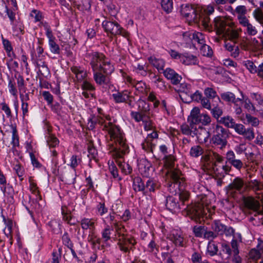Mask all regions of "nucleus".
<instances>
[{
  "instance_id": "62",
  "label": "nucleus",
  "mask_w": 263,
  "mask_h": 263,
  "mask_svg": "<svg viewBox=\"0 0 263 263\" xmlns=\"http://www.w3.org/2000/svg\"><path fill=\"white\" fill-rule=\"evenodd\" d=\"M245 65L247 69L251 72L254 73L257 71L256 67L255 66L254 63L251 61H247Z\"/></svg>"
},
{
  "instance_id": "56",
  "label": "nucleus",
  "mask_w": 263,
  "mask_h": 263,
  "mask_svg": "<svg viewBox=\"0 0 263 263\" xmlns=\"http://www.w3.org/2000/svg\"><path fill=\"white\" fill-rule=\"evenodd\" d=\"M42 96L45 100H46L48 104H51L53 101V97L52 95L47 91H43Z\"/></svg>"
},
{
  "instance_id": "7",
  "label": "nucleus",
  "mask_w": 263,
  "mask_h": 263,
  "mask_svg": "<svg viewBox=\"0 0 263 263\" xmlns=\"http://www.w3.org/2000/svg\"><path fill=\"white\" fill-rule=\"evenodd\" d=\"M243 202L245 206V212L246 214L253 215L255 217L262 216V208L258 200L252 197H248L244 198ZM261 218L259 217V219Z\"/></svg>"
},
{
  "instance_id": "64",
  "label": "nucleus",
  "mask_w": 263,
  "mask_h": 263,
  "mask_svg": "<svg viewBox=\"0 0 263 263\" xmlns=\"http://www.w3.org/2000/svg\"><path fill=\"white\" fill-rule=\"evenodd\" d=\"M192 260L193 263H201V256L200 253L198 252H195L192 255Z\"/></svg>"
},
{
  "instance_id": "41",
  "label": "nucleus",
  "mask_w": 263,
  "mask_h": 263,
  "mask_svg": "<svg viewBox=\"0 0 263 263\" xmlns=\"http://www.w3.org/2000/svg\"><path fill=\"white\" fill-rule=\"evenodd\" d=\"M222 123L228 127L229 128H233L236 123L235 122L234 119L229 117H225L221 119Z\"/></svg>"
},
{
  "instance_id": "25",
  "label": "nucleus",
  "mask_w": 263,
  "mask_h": 263,
  "mask_svg": "<svg viewBox=\"0 0 263 263\" xmlns=\"http://www.w3.org/2000/svg\"><path fill=\"white\" fill-rule=\"evenodd\" d=\"M166 206L171 211H175L180 208L178 199L172 196H169L167 198Z\"/></svg>"
},
{
  "instance_id": "30",
  "label": "nucleus",
  "mask_w": 263,
  "mask_h": 263,
  "mask_svg": "<svg viewBox=\"0 0 263 263\" xmlns=\"http://www.w3.org/2000/svg\"><path fill=\"white\" fill-rule=\"evenodd\" d=\"M193 44H195L196 42L199 45V47L202 44L205 43L203 35L200 32L194 33V35H192Z\"/></svg>"
},
{
  "instance_id": "53",
  "label": "nucleus",
  "mask_w": 263,
  "mask_h": 263,
  "mask_svg": "<svg viewBox=\"0 0 263 263\" xmlns=\"http://www.w3.org/2000/svg\"><path fill=\"white\" fill-rule=\"evenodd\" d=\"M208 251L210 254L213 256L217 253L218 248L214 243L210 242L208 246Z\"/></svg>"
},
{
  "instance_id": "27",
  "label": "nucleus",
  "mask_w": 263,
  "mask_h": 263,
  "mask_svg": "<svg viewBox=\"0 0 263 263\" xmlns=\"http://www.w3.org/2000/svg\"><path fill=\"white\" fill-rule=\"evenodd\" d=\"M211 160H212V155L210 154V151L206 153L202 157V161L204 163V166L205 167L206 169H210L211 168L214 169V165H216L215 163H211Z\"/></svg>"
},
{
  "instance_id": "58",
  "label": "nucleus",
  "mask_w": 263,
  "mask_h": 263,
  "mask_svg": "<svg viewBox=\"0 0 263 263\" xmlns=\"http://www.w3.org/2000/svg\"><path fill=\"white\" fill-rule=\"evenodd\" d=\"M210 100L209 98L203 97L200 102L203 107L209 110L211 109Z\"/></svg>"
},
{
  "instance_id": "36",
  "label": "nucleus",
  "mask_w": 263,
  "mask_h": 263,
  "mask_svg": "<svg viewBox=\"0 0 263 263\" xmlns=\"http://www.w3.org/2000/svg\"><path fill=\"white\" fill-rule=\"evenodd\" d=\"M126 80L127 82L134 85L136 88L139 91H142L145 87V84L144 82L142 81L136 82L135 80H133L132 79L128 76L127 77Z\"/></svg>"
},
{
  "instance_id": "4",
  "label": "nucleus",
  "mask_w": 263,
  "mask_h": 263,
  "mask_svg": "<svg viewBox=\"0 0 263 263\" xmlns=\"http://www.w3.org/2000/svg\"><path fill=\"white\" fill-rule=\"evenodd\" d=\"M180 12L181 15L190 22H194L200 25L204 29H209L210 25L208 24L210 20L204 15L199 16L196 8L190 4H184L181 6Z\"/></svg>"
},
{
  "instance_id": "48",
  "label": "nucleus",
  "mask_w": 263,
  "mask_h": 263,
  "mask_svg": "<svg viewBox=\"0 0 263 263\" xmlns=\"http://www.w3.org/2000/svg\"><path fill=\"white\" fill-rule=\"evenodd\" d=\"M47 142L50 147H54L59 143L58 139L53 136H49L47 139Z\"/></svg>"
},
{
  "instance_id": "1",
  "label": "nucleus",
  "mask_w": 263,
  "mask_h": 263,
  "mask_svg": "<svg viewBox=\"0 0 263 263\" xmlns=\"http://www.w3.org/2000/svg\"><path fill=\"white\" fill-rule=\"evenodd\" d=\"M106 128L110 135V140L112 142L109 145L111 148V152H112L113 157L116 159L118 166L125 174H130L132 171V167L121 160L128 149L122 134L119 127L111 123H108Z\"/></svg>"
},
{
  "instance_id": "39",
  "label": "nucleus",
  "mask_w": 263,
  "mask_h": 263,
  "mask_svg": "<svg viewBox=\"0 0 263 263\" xmlns=\"http://www.w3.org/2000/svg\"><path fill=\"white\" fill-rule=\"evenodd\" d=\"M48 225L54 233L59 234L61 233V225L56 220H51L49 222Z\"/></svg>"
},
{
  "instance_id": "10",
  "label": "nucleus",
  "mask_w": 263,
  "mask_h": 263,
  "mask_svg": "<svg viewBox=\"0 0 263 263\" xmlns=\"http://www.w3.org/2000/svg\"><path fill=\"white\" fill-rule=\"evenodd\" d=\"M189 120L194 124L201 123L203 125H207L211 122V117L207 114H201L198 107H194L191 111Z\"/></svg>"
},
{
  "instance_id": "24",
  "label": "nucleus",
  "mask_w": 263,
  "mask_h": 263,
  "mask_svg": "<svg viewBox=\"0 0 263 263\" xmlns=\"http://www.w3.org/2000/svg\"><path fill=\"white\" fill-rule=\"evenodd\" d=\"M197 58L193 55L185 53L181 57L180 62L185 65H196L197 64Z\"/></svg>"
},
{
  "instance_id": "20",
  "label": "nucleus",
  "mask_w": 263,
  "mask_h": 263,
  "mask_svg": "<svg viewBox=\"0 0 263 263\" xmlns=\"http://www.w3.org/2000/svg\"><path fill=\"white\" fill-rule=\"evenodd\" d=\"M163 73L165 77L167 79H170L173 84L176 85L179 84L182 79L181 76H179L174 70L171 68H167L164 71Z\"/></svg>"
},
{
  "instance_id": "35",
  "label": "nucleus",
  "mask_w": 263,
  "mask_h": 263,
  "mask_svg": "<svg viewBox=\"0 0 263 263\" xmlns=\"http://www.w3.org/2000/svg\"><path fill=\"white\" fill-rule=\"evenodd\" d=\"M36 66L37 67L42 68V69H39V71L43 76L48 74L49 73V70L45 62L42 60H37L36 62Z\"/></svg>"
},
{
  "instance_id": "57",
  "label": "nucleus",
  "mask_w": 263,
  "mask_h": 263,
  "mask_svg": "<svg viewBox=\"0 0 263 263\" xmlns=\"http://www.w3.org/2000/svg\"><path fill=\"white\" fill-rule=\"evenodd\" d=\"M142 123L146 130H148L152 129L153 126L152 125L151 121L149 119L147 116L144 118V120Z\"/></svg>"
},
{
  "instance_id": "17",
  "label": "nucleus",
  "mask_w": 263,
  "mask_h": 263,
  "mask_svg": "<svg viewBox=\"0 0 263 263\" xmlns=\"http://www.w3.org/2000/svg\"><path fill=\"white\" fill-rule=\"evenodd\" d=\"M169 238L176 246L183 247L185 245V240L180 233L173 231L170 235Z\"/></svg>"
},
{
  "instance_id": "13",
  "label": "nucleus",
  "mask_w": 263,
  "mask_h": 263,
  "mask_svg": "<svg viewBox=\"0 0 263 263\" xmlns=\"http://www.w3.org/2000/svg\"><path fill=\"white\" fill-rule=\"evenodd\" d=\"M233 128L239 135L243 136L246 140L251 141L254 138V133L253 129L246 128L242 124L236 123Z\"/></svg>"
},
{
  "instance_id": "63",
  "label": "nucleus",
  "mask_w": 263,
  "mask_h": 263,
  "mask_svg": "<svg viewBox=\"0 0 263 263\" xmlns=\"http://www.w3.org/2000/svg\"><path fill=\"white\" fill-rule=\"evenodd\" d=\"M230 163L237 170H240L243 166L242 162L239 159H235Z\"/></svg>"
},
{
  "instance_id": "47",
  "label": "nucleus",
  "mask_w": 263,
  "mask_h": 263,
  "mask_svg": "<svg viewBox=\"0 0 263 263\" xmlns=\"http://www.w3.org/2000/svg\"><path fill=\"white\" fill-rule=\"evenodd\" d=\"M80 162L81 158L76 155H73L69 160L68 165L72 168H75Z\"/></svg>"
},
{
  "instance_id": "21",
  "label": "nucleus",
  "mask_w": 263,
  "mask_h": 263,
  "mask_svg": "<svg viewBox=\"0 0 263 263\" xmlns=\"http://www.w3.org/2000/svg\"><path fill=\"white\" fill-rule=\"evenodd\" d=\"M171 184H172V185H173V188L174 189V190H173L171 189V187H168L170 189V192L173 193L174 192H176V189H178L179 190V191H180V193H179L180 200H181L182 202V204H183L184 201H186L189 198L188 193L186 192L183 191V187L184 183L183 182V183H182L181 186H180L179 187H178V184L177 185H174V181L171 182Z\"/></svg>"
},
{
  "instance_id": "5",
  "label": "nucleus",
  "mask_w": 263,
  "mask_h": 263,
  "mask_svg": "<svg viewBox=\"0 0 263 263\" xmlns=\"http://www.w3.org/2000/svg\"><path fill=\"white\" fill-rule=\"evenodd\" d=\"M215 26L218 34L227 36L229 39L236 43L239 34L234 28V24L230 21L218 20L214 21Z\"/></svg>"
},
{
  "instance_id": "38",
  "label": "nucleus",
  "mask_w": 263,
  "mask_h": 263,
  "mask_svg": "<svg viewBox=\"0 0 263 263\" xmlns=\"http://www.w3.org/2000/svg\"><path fill=\"white\" fill-rule=\"evenodd\" d=\"M255 20L263 26V12L261 9L257 8L253 12Z\"/></svg>"
},
{
  "instance_id": "55",
  "label": "nucleus",
  "mask_w": 263,
  "mask_h": 263,
  "mask_svg": "<svg viewBox=\"0 0 263 263\" xmlns=\"http://www.w3.org/2000/svg\"><path fill=\"white\" fill-rule=\"evenodd\" d=\"M203 236L204 238L208 239L209 240H212L216 237L217 235L215 232H214L213 231H206L205 230Z\"/></svg>"
},
{
  "instance_id": "28",
  "label": "nucleus",
  "mask_w": 263,
  "mask_h": 263,
  "mask_svg": "<svg viewBox=\"0 0 263 263\" xmlns=\"http://www.w3.org/2000/svg\"><path fill=\"white\" fill-rule=\"evenodd\" d=\"M115 101L117 103L124 102L127 101L129 96L126 92H116L112 95Z\"/></svg>"
},
{
  "instance_id": "33",
  "label": "nucleus",
  "mask_w": 263,
  "mask_h": 263,
  "mask_svg": "<svg viewBox=\"0 0 263 263\" xmlns=\"http://www.w3.org/2000/svg\"><path fill=\"white\" fill-rule=\"evenodd\" d=\"M81 224L83 229H89L92 231L95 229V222L92 220L88 218L82 219Z\"/></svg>"
},
{
  "instance_id": "8",
  "label": "nucleus",
  "mask_w": 263,
  "mask_h": 263,
  "mask_svg": "<svg viewBox=\"0 0 263 263\" xmlns=\"http://www.w3.org/2000/svg\"><path fill=\"white\" fill-rule=\"evenodd\" d=\"M92 67L94 71L103 72L106 75L111 74L114 71V67L110 63L105 61L102 54H97L92 62Z\"/></svg>"
},
{
  "instance_id": "40",
  "label": "nucleus",
  "mask_w": 263,
  "mask_h": 263,
  "mask_svg": "<svg viewBox=\"0 0 263 263\" xmlns=\"http://www.w3.org/2000/svg\"><path fill=\"white\" fill-rule=\"evenodd\" d=\"M249 186L255 192L261 191L262 190L261 184L257 180H251L249 182Z\"/></svg>"
},
{
  "instance_id": "14",
  "label": "nucleus",
  "mask_w": 263,
  "mask_h": 263,
  "mask_svg": "<svg viewBox=\"0 0 263 263\" xmlns=\"http://www.w3.org/2000/svg\"><path fill=\"white\" fill-rule=\"evenodd\" d=\"M221 97L224 101L231 102L237 105L239 102H242L243 100V96L241 91H238L236 95L231 92H227L221 94Z\"/></svg>"
},
{
  "instance_id": "11",
  "label": "nucleus",
  "mask_w": 263,
  "mask_h": 263,
  "mask_svg": "<svg viewBox=\"0 0 263 263\" xmlns=\"http://www.w3.org/2000/svg\"><path fill=\"white\" fill-rule=\"evenodd\" d=\"M102 25L106 32L113 35L120 34L124 37L127 36V33L116 22L104 21Z\"/></svg>"
},
{
  "instance_id": "12",
  "label": "nucleus",
  "mask_w": 263,
  "mask_h": 263,
  "mask_svg": "<svg viewBox=\"0 0 263 263\" xmlns=\"http://www.w3.org/2000/svg\"><path fill=\"white\" fill-rule=\"evenodd\" d=\"M263 258V242L259 241L256 248L252 249L248 255V263L256 261L258 259Z\"/></svg>"
},
{
  "instance_id": "34",
  "label": "nucleus",
  "mask_w": 263,
  "mask_h": 263,
  "mask_svg": "<svg viewBox=\"0 0 263 263\" xmlns=\"http://www.w3.org/2000/svg\"><path fill=\"white\" fill-rule=\"evenodd\" d=\"M201 53L205 57H211L213 54V50L212 48L204 43L203 44L199 47Z\"/></svg>"
},
{
  "instance_id": "9",
  "label": "nucleus",
  "mask_w": 263,
  "mask_h": 263,
  "mask_svg": "<svg viewBox=\"0 0 263 263\" xmlns=\"http://www.w3.org/2000/svg\"><path fill=\"white\" fill-rule=\"evenodd\" d=\"M212 127L213 129V143L222 148L227 144L226 139L227 136V132L222 126L218 125H213Z\"/></svg>"
},
{
  "instance_id": "18",
  "label": "nucleus",
  "mask_w": 263,
  "mask_h": 263,
  "mask_svg": "<svg viewBox=\"0 0 263 263\" xmlns=\"http://www.w3.org/2000/svg\"><path fill=\"white\" fill-rule=\"evenodd\" d=\"M158 136V135L156 132H153L151 134H148L145 141L142 143L143 148L147 151L153 152L155 145L152 143V140L154 139H157Z\"/></svg>"
},
{
  "instance_id": "52",
  "label": "nucleus",
  "mask_w": 263,
  "mask_h": 263,
  "mask_svg": "<svg viewBox=\"0 0 263 263\" xmlns=\"http://www.w3.org/2000/svg\"><path fill=\"white\" fill-rule=\"evenodd\" d=\"M49 45L50 46V49L52 52L54 53H59L60 51L59 46L58 44L55 43V42L53 41V40L49 41Z\"/></svg>"
},
{
  "instance_id": "43",
  "label": "nucleus",
  "mask_w": 263,
  "mask_h": 263,
  "mask_svg": "<svg viewBox=\"0 0 263 263\" xmlns=\"http://www.w3.org/2000/svg\"><path fill=\"white\" fill-rule=\"evenodd\" d=\"M246 118L248 124H251L253 126H257L259 123L258 119L252 116L250 114H246Z\"/></svg>"
},
{
  "instance_id": "59",
  "label": "nucleus",
  "mask_w": 263,
  "mask_h": 263,
  "mask_svg": "<svg viewBox=\"0 0 263 263\" xmlns=\"http://www.w3.org/2000/svg\"><path fill=\"white\" fill-rule=\"evenodd\" d=\"M17 84L18 89L21 90H24L25 89L24 86V80L23 76L19 75L17 78Z\"/></svg>"
},
{
  "instance_id": "51",
  "label": "nucleus",
  "mask_w": 263,
  "mask_h": 263,
  "mask_svg": "<svg viewBox=\"0 0 263 263\" xmlns=\"http://www.w3.org/2000/svg\"><path fill=\"white\" fill-rule=\"evenodd\" d=\"M3 44L5 49L7 52L8 56L10 57V52L12 50V47L10 41L7 39H5L3 37Z\"/></svg>"
},
{
  "instance_id": "46",
  "label": "nucleus",
  "mask_w": 263,
  "mask_h": 263,
  "mask_svg": "<svg viewBox=\"0 0 263 263\" xmlns=\"http://www.w3.org/2000/svg\"><path fill=\"white\" fill-rule=\"evenodd\" d=\"M253 99L257 102L259 110L263 111V98L260 95L253 93Z\"/></svg>"
},
{
  "instance_id": "45",
  "label": "nucleus",
  "mask_w": 263,
  "mask_h": 263,
  "mask_svg": "<svg viewBox=\"0 0 263 263\" xmlns=\"http://www.w3.org/2000/svg\"><path fill=\"white\" fill-rule=\"evenodd\" d=\"M161 6L166 12H169L173 8L172 0H162Z\"/></svg>"
},
{
  "instance_id": "54",
  "label": "nucleus",
  "mask_w": 263,
  "mask_h": 263,
  "mask_svg": "<svg viewBox=\"0 0 263 263\" xmlns=\"http://www.w3.org/2000/svg\"><path fill=\"white\" fill-rule=\"evenodd\" d=\"M15 83L11 79H10L8 83V87L9 88L10 92L13 96H16L17 93V89L15 87Z\"/></svg>"
},
{
  "instance_id": "61",
  "label": "nucleus",
  "mask_w": 263,
  "mask_h": 263,
  "mask_svg": "<svg viewBox=\"0 0 263 263\" xmlns=\"http://www.w3.org/2000/svg\"><path fill=\"white\" fill-rule=\"evenodd\" d=\"M52 109L60 116H64V115H62V114H64V111L62 110V106L60 103H56L55 104H54V105L52 106Z\"/></svg>"
},
{
  "instance_id": "16",
  "label": "nucleus",
  "mask_w": 263,
  "mask_h": 263,
  "mask_svg": "<svg viewBox=\"0 0 263 263\" xmlns=\"http://www.w3.org/2000/svg\"><path fill=\"white\" fill-rule=\"evenodd\" d=\"M139 109L141 111V112H135L132 113L133 116L135 119L139 122L140 121H143L144 118L147 116L144 115V112L148 110V105L144 101L142 100H139L138 102Z\"/></svg>"
},
{
  "instance_id": "26",
  "label": "nucleus",
  "mask_w": 263,
  "mask_h": 263,
  "mask_svg": "<svg viewBox=\"0 0 263 263\" xmlns=\"http://www.w3.org/2000/svg\"><path fill=\"white\" fill-rule=\"evenodd\" d=\"M223 251L226 252L227 254L230 256L233 252V254H236L239 253V250L238 249V243L236 240H233L231 242V247L232 251L230 249V247L227 244H222V245Z\"/></svg>"
},
{
  "instance_id": "31",
  "label": "nucleus",
  "mask_w": 263,
  "mask_h": 263,
  "mask_svg": "<svg viewBox=\"0 0 263 263\" xmlns=\"http://www.w3.org/2000/svg\"><path fill=\"white\" fill-rule=\"evenodd\" d=\"M71 70L76 75V77L78 81H83L86 76V71L80 70L76 67H72Z\"/></svg>"
},
{
  "instance_id": "3",
  "label": "nucleus",
  "mask_w": 263,
  "mask_h": 263,
  "mask_svg": "<svg viewBox=\"0 0 263 263\" xmlns=\"http://www.w3.org/2000/svg\"><path fill=\"white\" fill-rule=\"evenodd\" d=\"M207 197H203L201 202L196 203L187 206V214L192 219L199 222H201V219L204 217H210L213 212L214 209H211L209 207Z\"/></svg>"
},
{
  "instance_id": "23",
  "label": "nucleus",
  "mask_w": 263,
  "mask_h": 263,
  "mask_svg": "<svg viewBox=\"0 0 263 263\" xmlns=\"http://www.w3.org/2000/svg\"><path fill=\"white\" fill-rule=\"evenodd\" d=\"M196 135L198 141L200 143H205L210 136L209 132L203 127L199 128L196 130Z\"/></svg>"
},
{
  "instance_id": "42",
  "label": "nucleus",
  "mask_w": 263,
  "mask_h": 263,
  "mask_svg": "<svg viewBox=\"0 0 263 263\" xmlns=\"http://www.w3.org/2000/svg\"><path fill=\"white\" fill-rule=\"evenodd\" d=\"M11 144L13 147L19 146V137L17 134V130L15 127L12 128V137Z\"/></svg>"
},
{
  "instance_id": "29",
  "label": "nucleus",
  "mask_w": 263,
  "mask_h": 263,
  "mask_svg": "<svg viewBox=\"0 0 263 263\" xmlns=\"http://www.w3.org/2000/svg\"><path fill=\"white\" fill-rule=\"evenodd\" d=\"M214 11V8L212 6H209L207 7V8L203 10V11H201L200 13H199V16L201 15H204L206 17H208L210 20V18L209 17V15L212 14ZM208 24L210 25L209 29H205L206 30L211 31H212V24L211 23L210 21L209 22H208Z\"/></svg>"
},
{
  "instance_id": "37",
  "label": "nucleus",
  "mask_w": 263,
  "mask_h": 263,
  "mask_svg": "<svg viewBox=\"0 0 263 263\" xmlns=\"http://www.w3.org/2000/svg\"><path fill=\"white\" fill-rule=\"evenodd\" d=\"M91 7V0H81L78 8L81 11H88Z\"/></svg>"
},
{
  "instance_id": "2",
  "label": "nucleus",
  "mask_w": 263,
  "mask_h": 263,
  "mask_svg": "<svg viewBox=\"0 0 263 263\" xmlns=\"http://www.w3.org/2000/svg\"><path fill=\"white\" fill-rule=\"evenodd\" d=\"M175 159L174 156L168 155L165 157L164 167L163 172L165 173L166 176V181L167 182V187L172 186L171 182L174 181V185H177L178 187L183 183V178L181 177L180 171L175 167Z\"/></svg>"
},
{
  "instance_id": "19",
  "label": "nucleus",
  "mask_w": 263,
  "mask_h": 263,
  "mask_svg": "<svg viewBox=\"0 0 263 263\" xmlns=\"http://www.w3.org/2000/svg\"><path fill=\"white\" fill-rule=\"evenodd\" d=\"M243 185V180L240 178H236L228 186V192L230 194L235 192V190L240 192Z\"/></svg>"
},
{
  "instance_id": "15",
  "label": "nucleus",
  "mask_w": 263,
  "mask_h": 263,
  "mask_svg": "<svg viewBox=\"0 0 263 263\" xmlns=\"http://www.w3.org/2000/svg\"><path fill=\"white\" fill-rule=\"evenodd\" d=\"M212 228L217 235L225 233L226 235H230L234 233V230L232 228L227 229V227L222 224L219 221H215L212 226Z\"/></svg>"
},
{
  "instance_id": "32",
  "label": "nucleus",
  "mask_w": 263,
  "mask_h": 263,
  "mask_svg": "<svg viewBox=\"0 0 263 263\" xmlns=\"http://www.w3.org/2000/svg\"><path fill=\"white\" fill-rule=\"evenodd\" d=\"M133 187L136 191H142L145 189V185L140 178H135L133 182Z\"/></svg>"
},
{
  "instance_id": "6",
  "label": "nucleus",
  "mask_w": 263,
  "mask_h": 263,
  "mask_svg": "<svg viewBox=\"0 0 263 263\" xmlns=\"http://www.w3.org/2000/svg\"><path fill=\"white\" fill-rule=\"evenodd\" d=\"M115 228L118 235V244L120 250L125 252H127L135 243V240L126 233V231L123 226L116 223Z\"/></svg>"
},
{
  "instance_id": "49",
  "label": "nucleus",
  "mask_w": 263,
  "mask_h": 263,
  "mask_svg": "<svg viewBox=\"0 0 263 263\" xmlns=\"http://www.w3.org/2000/svg\"><path fill=\"white\" fill-rule=\"evenodd\" d=\"M205 230L204 227L202 226H195L193 228L195 235L199 237H202V235H204Z\"/></svg>"
},
{
  "instance_id": "44",
  "label": "nucleus",
  "mask_w": 263,
  "mask_h": 263,
  "mask_svg": "<svg viewBox=\"0 0 263 263\" xmlns=\"http://www.w3.org/2000/svg\"><path fill=\"white\" fill-rule=\"evenodd\" d=\"M203 153V149L200 146H195L191 149L190 154L192 157H198Z\"/></svg>"
},
{
  "instance_id": "60",
  "label": "nucleus",
  "mask_w": 263,
  "mask_h": 263,
  "mask_svg": "<svg viewBox=\"0 0 263 263\" xmlns=\"http://www.w3.org/2000/svg\"><path fill=\"white\" fill-rule=\"evenodd\" d=\"M236 12L238 14V16H245L247 13V9L244 6H239L236 8Z\"/></svg>"
},
{
  "instance_id": "22",
  "label": "nucleus",
  "mask_w": 263,
  "mask_h": 263,
  "mask_svg": "<svg viewBox=\"0 0 263 263\" xmlns=\"http://www.w3.org/2000/svg\"><path fill=\"white\" fill-rule=\"evenodd\" d=\"M94 79L97 84L103 86L107 85L110 82V79L108 75L103 74L102 72L99 71L95 73Z\"/></svg>"
},
{
  "instance_id": "50",
  "label": "nucleus",
  "mask_w": 263,
  "mask_h": 263,
  "mask_svg": "<svg viewBox=\"0 0 263 263\" xmlns=\"http://www.w3.org/2000/svg\"><path fill=\"white\" fill-rule=\"evenodd\" d=\"M204 95L206 98L210 99H214L217 97L216 91L211 88H206L204 90Z\"/></svg>"
}]
</instances>
